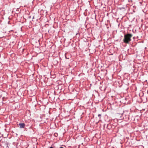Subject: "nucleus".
<instances>
[{
  "label": "nucleus",
  "mask_w": 148,
  "mask_h": 148,
  "mask_svg": "<svg viewBox=\"0 0 148 148\" xmlns=\"http://www.w3.org/2000/svg\"><path fill=\"white\" fill-rule=\"evenodd\" d=\"M98 116L99 117H100H100H101V115L100 114H99L98 115Z\"/></svg>",
  "instance_id": "7ed1b4c3"
},
{
  "label": "nucleus",
  "mask_w": 148,
  "mask_h": 148,
  "mask_svg": "<svg viewBox=\"0 0 148 148\" xmlns=\"http://www.w3.org/2000/svg\"><path fill=\"white\" fill-rule=\"evenodd\" d=\"M60 148H63V147H60Z\"/></svg>",
  "instance_id": "39448f33"
},
{
  "label": "nucleus",
  "mask_w": 148,
  "mask_h": 148,
  "mask_svg": "<svg viewBox=\"0 0 148 148\" xmlns=\"http://www.w3.org/2000/svg\"><path fill=\"white\" fill-rule=\"evenodd\" d=\"M132 36V35L131 34H127L125 35L123 39V42L126 44H129L131 41V38Z\"/></svg>",
  "instance_id": "f257e3e1"
},
{
  "label": "nucleus",
  "mask_w": 148,
  "mask_h": 148,
  "mask_svg": "<svg viewBox=\"0 0 148 148\" xmlns=\"http://www.w3.org/2000/svg\"><path fill=\"white\" fill-rule=\"evenodd\" d=\"M50 148H53V147H51Z\"/></svg>",
  "instance_id": "20e7f679"
},
{
  "label": "nucleus",
  "mask_w": 148,
  "mask_h": 148,
  "mask_svg": "<svg viewBox=\"0 0 148 148\" xmlns=\"http://www.w3.org/2000/svg\"><path fill=\"white\" fill-rule=\"evenodd\" d=\"M20 128H24L25 126V124L24 123H20L18 124Z\"/></svg>",
  "instance_id": "f03ea898"
}]
</instances>
